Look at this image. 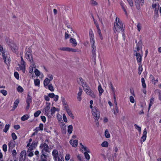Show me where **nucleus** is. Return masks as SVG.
Returning <instances> with one entry per match:
<instances>
[{
	"mask_svg": "<svg viewBox=\"0 0 161 161\" xmlns=\"http://www.w3.org/2000/svg\"><path fill=\"white\" fill-rule=\"evenodd\" d=\"M125 28L123 27L122 22L117 17L116 18L115 21L114 23V31L115 33L124 32Z\"/></svg>",
	"mask_w": 161,
	"mask_h": 161,
	"instance_id": "1",
	"label": "nucleus"
},
{
	"mask_svg": "<svg viewBox=\"0 0 161 161\" xmlns=\"http://www.w3.org/2000/svg\"><path fill=\"white\" fill-rule=\"evenodd\" d=\"M92 114L96 120H98L100 117V112L96 108L94 107L92 109Z\"/></svg>",
	"mask_w": 161,
	"mask_h": 161,
	"instance_id": "2",
	"label": "nucleus"
},
{
	"mask_svg": "<svg viewBox=\"0 0 161 161\" xmlns=\"http://www.w3.org/2000/svg\"><path fill=\"white\" fill-rule=\"evenodd\" d=\"M3 57L4 62L6 64H9L10 61L9 55L7 52L3 53Z\"/></svg>",
	"mask_w": 161,
	"mask_h": 161,
	"instance_id": "3",
	"label": "nucleus"
},
{
	"mask_svg": "<svg viewBox=\"0 0 161 161\" xmlns=\"http://www.w3.org/2000/svg\"><path fill=\"white\" fill-rule=\"evenodd\" d=\"M86 92V93L90 96L92 98H95L96 97L95 95L94 94L93 92L90 89V87L88 86H86V88H85L84 90Z\"/></svg>",
	"mask_w": 161,
	"mask_h": 161,
	"instance_id": "4",
	"label": "nucleus"
},
{
	"mask_svg": "<svg viewBox=\"0 0 161 161\" xmlns=\"http://www.w3.org/2000/svg\"><path fill=\"white\" fill-rule=\"evenodd\" d=\"M58 49L61 51H66L67 52H76L77 51V50L75 49L67 47H60L58 48Z\"/></svg>",
	"mask_w": 161,
	"mask_h": 161,
	"instance_id": "5",
	"label": "nucleus"
},
{
	"mask_svg": "<svg viewBox=\"0 0 161 161\" xmlns=\"http://www.w3.org/2000/svg\"><path fill=\"white\" fill-rule=\"evenodd\" d=\"M31 51L30 49H29V51H27L25 53V57L29 61L32 63L33 61V58L31 54Z\"/></svg>",
	"mask_w": 161,
	"mask_h": 161,
	"instance_id": "6",
	"label": "nucleus"
},
{
	"mask_svg": "<svg viewBox=\"0 0 161 161\" xmlns=\"http://www.w3.org/2000/svg\"><path fill=\"white\" fill-rule=\"evenodd\" d=\"M32 102V97L30 96L29 93L27 95V97L26 98V103L27 105L26 107V109H28L30 108V104Z\"/></svg>",
	"mask_w": 161,
	"mask_h": 161,
	"instance_id": "7",
	"label": "nucleus"
},
{
	"mask_svg": "<svg viewBox=\"0 0 161 161\" xmlns=\"http://www.w3.org/2000/svg\"><path fill=\"white\" fill-rule=\"evenodd\" d=\"M37 143L38 142L33 141L28 148L27 151V152H30L33 149L35 148L37 146Z\"/></svg>",
	"mask_w": 161,
	"mask_h": 161,
	"instance_id": "8",
	"label": "nucleus"
},
{
	"mask_svg": "<svg viewBox=\"0 0 161 161\" xmlns=\"http://www.w3.org/2000/svg\"><path fill=\"white\" fill-rule=\"evenodd\" d=\"M46 104L47 106L44 108L45 114L49 117V115L50 113L49 110L50 103H46Z\"/></svg>",
	"mask_w": 161,
	"mask_h": 161,
	"instance_id": "9",
	"label": "nucleus"
},
{
	"mask_svg": "<svg viewBox=\"0 0 161 161\" xmlns=\"http://www.w3.org/2000/svg\"><path fill=\"white\" fill-rule=\"evenodd\" d=\"M77 82L78 83L81 85L83 87H84V86L86 87V86H87L85 80L82 78H80L77 79Z\"/></svg>",
	"mask_w": 161,
	"mask_h": 161,
	"instance_id": "10",
	"label": "nucleus"
},
{
	"mask_svg": "<svg viewBox=\"0 0 161 161\" xmlns=\"http://www.w3.org/2000/svg\"><path fill=\"white\" fill-rule=\"evenodd\" d=\"M40 148L45 150V152H49V148L47 144L46 143H42L40 146Z\"/></svg>",
	"mask_w": 161,
	"mask_h": 161,
	"instance_id": "11",
	"label": "nucleus"
},
{
	"mask_svg": "<svg viewBox=\"0 0 161 161\" xmlns=\"http://www.w3.org/2000/svg\"><path fill=\"white\" fill-rule=\"evenodd\" d=\"M96 47L95 46H92V56L93 61L96 62Z\"/></svg>",
	"mask_w": 161,
	"mask_h": 161,
	"instance_id": "12",
	"label": "nucleus"
},
{
	"mask_svg": "<svg viewBox=\"0 0 161 161\" xmlns=\"http://www.w3.org/2000/svg\"><path fill=\"white\" fill-rule=\"evenodd\" d=\"M15 145V142L14 141L11 140L8 144V151H11Z\"/></svg>",
	"mask_w": 161,
	"mask_h": 161,
	"instance_id": "13",
	"label": "nucleus"
},
{
	"mask_svg": "<svg viewBox=\"0 0 161 161\" xmlns=\"http://www.w3.org/2000/svg\"><path fill=\"white\" fill-rule=\"evenodd\" d=\"M134 55L136 57V60L137 62L139 64H141L142 61V55H141V54L139 53H136L134 54Z\"/></svg>",
	"mask_w": 161,
	"mask_h": 161,
	"instance_id": "14",
	"label": "nucleus"
},
{
	"mask_svg": "<svg viewBox=\"0 0 161 161\" xmlns=\"http://www.w3.org/2000/svg\"><path fill=\"white\" fill-rule=\"evenodd\" d=\"M147 134L146 129L145 128L143 132L142 136L141 138V142L142 143L144 142L146 140L147 137Z\"/></svg>",
	"mask_w": 161,
	"mask_h": 161,
	"instance_id": "15",
	"label": "nucleus"
},
{
	"mask_svg": "<svg viewBox=\"0 0 161 161\" xmlns=\"http://www.w3.org/2000/svg\"><path fill=\"white\" fill-rule=\"evenodd\" d=\"M58 151L56 149H54L52 152V155L53 156V159L55 161H56L57 160V157L59 155Z\"/></svg>",
	"mask_w": 161,
	"mask_h": 161,
	"instance_id": "16",
	"label": "nucleus"
},
{
	"mask_svg": "<svg viewBox=\"0 0 161 161\" xmlns=\"http://www.w3.org/2000/svg\"><path fill=\"white\" fill-rule=\"evenodd\" d=\"M10 47L14 52L16 53L17 52L18 50L17 47L14 43H12Z\"/></svg>",
	"mask_w": 161,
	"mask_h": 161,
	"instance_id": "17",
	"label": "nucleus"
},
{
	"mask_svg": "<svg viewBox=\"0 0 161 161\" xmlns=\"http://www.w3.org/2000/svg\"><path fill=\"white\" fill-rule=\"evenodd\" d=\"M79 91L77 94V99L78 101H80L81 100V94L82 92V90L80 87H79Z\"/></svg>",
	"mask_w": 161,
	"mask_h": 161,
	"instance_id": "18",
	"label": "nucleus"
},
{
	"mask_svg": "<svg viewBox=\"0 0 161 161\" xmlns=\"http://www.w3.org/2000/svg\"><path fill=\"white\" fill-rule=\"evenodd\" d=\"M70 144L73 147H75L77 146L78 144L77 140H71L69 142Z\"/></svg>",
	"mask_w": 161,
	"mask_h": 161,
	"instance_id": "19",
	"label": "nucleus"
},
{
	"mask_svg": "<svg viewBox=\"0 0 161 161\" xmlns=\"http://www.w3.org/2000/svg\"><path fill=\"white\" fill-rule=\"evenodd\" d=\"M69 42L72 44L73 47H75L77 45V42L76 40L74 38H71L69 40Z\"/></svg>",
	"mask_w": 161,
	"mask_h": 161,
	"instance_id": "20",
	"label": "nucleus"
},
{
	"mask_svg": "<svg viewBox=\"0 0 161 161\" xmlns=\"http://www.w3.org/2000/svg\"><path fill=\"white\" fill-rule=\"evenodd\" d=\"M5 40L7 44L10 47L12 43H13L14 42L11 40H10L9 38L8 37H6Z\"/></svg>",
	"mask_w": 161,
	"mask_h": 161,
	"instance_id": "21",
	"label": "nucleus"
},
{
	"mask_svg": "<svg viewBox=\"0 0 161 161\" xmlns=\"http://www.w3.org/2000/svg\"><path fill=\"white\" fill-rule=\"evenodd\" d=\"M120 4L123 10L125 12V14L127 15V12L125 7V4L123 3L122 1H121V2H120Z\"/></svg>",
	"mask_w": 161,
	"mask_h": 161,
	"instance_id": "22",
	"label": "nucleus"
},
{
	"mask_svg": "<svg viewBox=\"0 0 161 161\" xmlns=\"http://www.w3.org/2000/svg\"><path fill=\"white\" fill-rule=\"evenodd\" d=\"M50 79H48V78H46L44 80L43 84L44 86L45 87L46 86H47L49 84L50 82Z\"/></svg>",
	"mask_w": 161,
	"mask_h": 161,
	"instance_id": "23",
	"label": "nucleus"
},
{
	"mask_svg": "<svg viewBox=\"0 0 161 161\" xmlns=\"http://www.w3.org/2000/svg\"><path fill=\"white\" fill-rule=\"evenodd\" d=\"M19 103V99H16L14 102V107L12 109V110H14L15 108L17 107Z\"/></svg>",
	"mask_w": 161,
	"mask_h": 161,
	"instance_id": "24",
	"label": "nucleus"
},
{
	"mask_svg": "<svg viewBox=\"0 0 161 161\" xmlns=\"http://www.w3.org/2000/svg\"><path fill=\"white\" fill-rule=\"evenodd\" d=\"M57 108L55 107H53L51 109V115H49V117H51L53 115V114L54 113L55 111L57 110Z\"/></svg>",
	"mask_w": 161,
	"mask_h": 161,
	"instance_id": "25",
	"label": "nucleus"
},
{
	"mask_svg": "<svg viewBox=\"0 0 161 161\" xmlns=\"http://www.w3.org/2000/svg\"><path fill=\"white\" fill-rule=\"evenodd\" d=\"M56 161H64V158L63 156L61 154H59V155L57 157Z\"/></svg>",
	"mask_w": 161,
	"mask_h": 161,
	"instance_id": "26",
	"label": "nucleus"
},
{
	"mask_svg": "<svg viewBox=\"0 0 161 161\" xmlns=\"http://www.w3.org/2000/svg\"><path fill=\"white\" fill-rule=\"evenodd\" d=\"M21 60L20 61V64L21 65H22V66L20 68H21V69L22 70L23 69V68L24 69H25V62L24 61L23 58L22 56L21 57Z\"/></svg>",
	"mask_w": 161,
	"mask_h": 161,
	"instance_id": "27",
	"label": "nucleus"
},
{
	"mask_svg": "<svg viewBox=\"0 0 161 161\" xmlns=\"http://www.w3.org/2000/svg\"><path fill=\"white\" fill-rule=\"evenodd\" d=\"M140 0H134L135 5L138 9H139L140 8L139 4L140 3Z\"/></svg>",
	"mask_w": 161,
	"mask_h": 161,
	"instance_id": "28",
	"label": "nucleus"
},
{
	"mask_svg": "<svg viewBox=\"0 0 161 161\" xmlns=\"http://www.w3.org/2000/svg\"><path fill=\"white\" fill-rule=\"evenodd\" d=\"M67 112L69 116H70L73 119H74L75 117L73 115V114L70 109H67Z\"/></svg>",
	"mask_w": 161,
	"mask_h": 161,
	"instance_id": "29",
	"label": "nucleus"
},
{
	"mask_svg": "<svg viewBox=\"0 0 161 161\" xmlns=\"http://www.w3.org/2000/svg\"><path fill=\"white\" fill-rule=\"evenodd\" d=\"M73 130V126L72 125H69L68 127V133L70 134L71 133H72Z\"/></svg>",
	"mask_w": 161,
	"mask_h": 161,
	"instance_id": "30",
	"label": "nucleus"
},
{
	"mask_svg": "<svg viewBox=\"0 0 161 161\" xmlns=\"http://www.w3.org/2000/svg\"><path fill=\"white\" fill-rule=\"evenodd\" d=\"M29 118V116L28 114H25L21 117V120L23 121H24L28 119Z\"/></svg>",
	"mask_w": 161,
	"mask_h": 161,
	"instance_id": "31",
	"label": "nucleus"
},
{
	"mask_svg": "<svg viewBox=\"0 0 161 161\" xmlns=\"http://www.w3.org/2000/svg\"><path fill=\"white\" fill-rule=\"evenodd\" d=\"M98 90L99 93V96L101 95L104 91L102 89L101 85H99L98 86Z\"/></svg>",
	"mask_w": 161,
	"mask_h": 161,
	"instance_id": "32",
	"label": "nucleus"
},
{
	"mask_svg": "<svg viewBox=\"0 0 161 161\" xmlns=\"http://www.w3.org/2000/svg\"><path fill=\"white\" fill-rule=\"evenodd\" d=\"M138 65H139L138 68V70H139L138 74L139 75H140L142 71L143 70V69L142 68V66L141 63L138 64Z\"/></svg>",
	"mask_w": 161,
	"mask_h": 161,
	"instance_id": "33",
	"label": "nucleus"
},
{
	"mask_svg": "<svg viewBox=\"0 0 161 161\" xmlns=\"http://www.w3.org/2000/svg\"><path fill=\"white\" fill-rule=\"evenodd\" d=\"M142 42L141 40H140L136 44V46L141 47V52H142Z\"/></svg>",
	"mask_w": 161,
	"mask_h": 161,
	"instance_id": "34",
	"label": "nucleus"
},
{
	"mask_svg": "<svg viewBox=\"0 0 161 161\" xmlns=\"http://www.w3.org/2000/svg\"><path fill=\"white\" fill-rule=\"evenodd\" d=\"M40 81L39 79H36L34 80L35 86H39L40 85Z\"/></svg>",
	"mask_w": 161,
	"mask_h": 161,
	"instance_id": "35",
	"label": "nucleus"
},
{
	"mask_svg": "<svg viewBox=\"0 0 161 161\" xmlns=\"http://www.w3.org/2000/svg\"><path fill=\"white\" fill-rule=\"evenodd\" d=\"M141 81L142 82V86L143 88H145L146 87V84L145 83V80L143 78H142L141 79Z\"/></svg>",
	"mask_w": 161,
	"mask_h": 161,
	"instance_id": "36",
	"label": "nucleus"
},
{
	"mask_svg": "<svg viewBox=\"0 0 161 161\" xmlns=\"http://www.w3.org/2000/svg\"><path fill=\"white\" fill-rule=\"evenodd\" d=\"M10 127V125H6L5 126V128L3 130V131L6 133L8 130L9 129Z\"/></svg>",
	"mask_w": 161,
	"mask_h": 161,
	"instance_id": "37",
	"label": "nucleus"
},
{
	"mask_svg": "<svg viewBox=\"0 0 161 161\" xmlns=\"http://www.w3.org/2000/svg\"><path fill=\"white\" fill-rule=\"evenodd\" d=\"M101 145L103 147H107L108 146V143L107 141H104L102 142Z\"/></svg>",
	"mask_w": 161,
	"mask_h": 161,
	"instance_id": "38",
	"label": "nucleus"
},
{
	"mask_svg": "<svg viewBox=\"0 0 161 161\" xmlns=\"http://www.w3.org/2000/svg\"><path fill=\"white\" fill-rule=\"evenodd\" d=\"M105 135L107 138H108L110 137V135L109 133L108 130H106L105 131Z\"/></svg>",
	"mask_w": 161,
	"mask_h": 161,
	"instance_id": "39",
	"label": "nucleus"
},
{
	"mask_svg": "<svg viewBox=\"0 0 161 161\" xmlns=\"http://www.w3.org/2000/svg\"><path fill=\"white\" fill-rule=\"evenodd\" d=\"M48 88L49 90L51 92H53L54 91V89L52 84H49L48 86Z\"/></svg>",
	"mask_w": 161,
	"mask_h": 161,
	"instance_id": "40",
	"label": "nucleus"
},
{
	"mask_svg": "<svg viewBox=\"0 0 161 161\" xmlns=\"http://www.w3.org/2000/svg\"><path fill=\"white\" fill-rule=\"evenodd\" d=\"M115 110L114 111V113L115 115H116L119 112V110L118 108L117 105V106L115 105Z\"/></svg>",
	"mask_w": 161,
	"mask_h": 161,
	"instance_id": "41",
	"label": "nucleus"
},
{
	"mask_svg": "<svg viewBox=\"0 0 161 161\" xmlns=\"http://www.w3.org/2000/svg\"><path fill=\"white\" fill-rule=\"evenodd\" d=\"M41 111L40 110H38L36 111L34 114L35 117H37L39 116V114H41Z\"/></svg>",
	"mask_w": 161,
	"mask_h": 161,
	"instance_id": "42",
	"label": "nucleus"
},
{
	"mask_svg": "<svg viewBox=\"0 0 161 161\" xmlns=\"http://www.w3.org/2000/svg\"><path fill=\"white\" fill-rule=\"evenodd\" d=\"M17 91L19 92H22L23 91L24 89L20 86H19L17 88Z\"/></svg>",
	"mask_w": 161,
	"mask_h": 161,
	"instance_id": "43",
	"label": "nucleus"
},
{
	"mask_svg": "<svg viewBox=\"0 0 161 161\" xmlns=\"http://www.w3.org/2000/svg\"><path fill=\"white\" fill-rule=\"evenodd\" d=\"M35 73L36 75L37 76H40V72L37 69L35 70Z\"/></svg>",
	"mask_w": 161,
	"mask_h": 161,
	"instance_id": "44",
	"label": "nucleus"
},
{
	"mask_svg": "<svg viewBox=\"0 0 161 161\" xmlns=\"http://www.w3.org/2000/svg\"><path fill=\"white\" fill-rule=\"evenodd\" d=\"M12 137L14 141L17 138V136L14 133H12L11 134Z\"/></svg>",
	"mask_w": 161,
	"mask_h": 161,
	"instance_id": "45",
	"label": "nucleus"
},
{
	"mask_svg": "<svg viewBox=\"0 0 161 161\" xmlns=\"http://www.w3.org/2000/svg\"><path fill=\"white\" fill-rule=\"evenodd\" d=\"M81 148L83 149L86 152H87V153H90L89 149L87 148L86 147H84L83 145H82V147H81Z\"/></svg>",
	"mask_w": 161,
	"mask_h": 161,
	"instance_id": "46",
	"label": "nucleus"
},
{
	"mask_svg": "<svg viewBox=\"0 0 161 161\" xmlns=\"http://www.w3.org/2000/svg\"><path fill=\"white\" fill-rule=\"evenodd\" d=\"M47 157L40 156V160L39 161H47Z\"/></svg>",
	"mask_w": 161,
	"mask_h": 161,
	"instance_id": "47",
	"label": "nucleus"
},
{
	"mask_svg": "<svg viewBox=\"0 0 161 161\" xmlns=\"http://www.w3.org/2000/svg\"><path fill=\"white\" fill-rule=\"evenodd\" d=\"M97 32L98 34L100 36V39L101 40L103 39L102 35L101 34V30L100 29L97 30Z\"/></svg>",
	"mask_w": 161,
	"mask_h": 161,
	"instance_id": "48",
	"label": "nucleus"
},
{
	"mask_svg": "<svg viewBox=\"0 0 161 161\" xmlns=\"http://www.w3.org/2000/svg\"><path fill=\"white\" fill-rule=\"evenodd\" d=\"M84 154L87 160H89L90 158V157L89 154L87 153V152H85Z\"/></svg>",
	"mask_w": 161,
	"mask_h": 161,
	"instance_id": "49",
	"label": "nucleus"
},
{
	"mask_svg": "<svg viewBox=\"0 0 161 161\" xmlns=\"http://www.w3.org/2000/svg\"><path fill=\"white\" fill-rule=\"evenodd\" d=\"M23 155H24V158H25L26 156V152L25 150L22 151L21 152L20 157L23 156Z\"/></svg>",
	"mask_w": 161,
	"mask_h": 161,
	"instance_id": "50",
	"label": "nucleus"
},
{
	"mask_svg": "<svg viewBox=\"0 0 161 161\" xmlns=\"http://www.w3.org/2000/svg\"><path fill=\"white\" fill-rule=\"evenodd\" d=\"M110 87L112 91L113 92V93H115V89L111 82L110 83Z\"/></svg>",
	"mask_w": 161,
	"mask_h": 161,
	"instance_id": "51",
	"label": "nucleus"
},
{
	"mask_svg": "<svg viewBox=\"0 0 161 161\" xmlns=\"http://www.w3.org/2000/svg\"><path fill=\"white\" fill-rule=\"evenodd\" d=\"M46 152H45V150L42 149L41 152L42 154L40 156L47 157V156L46 155Z\"/></svg>",
	"mask_w": 161,
	"mask_h": 161,
	"instance_id": "52",
	"label": "nucleus"
},
{
	"mask_svg": "<svg viewBox=\"0 0 161 161\" xmlns=\"http://www.w3.org/2000/svg\"><path fill=\"white\" fill-rule=\"evenodd\" d=\"M137 29L139 31H140L142 29V26L141 24L139 23L137 24Z\"/></svg>",
	"mask_w": 161,
	"mask_h": 161,
	"instance_id": "53",
	"label": "nucleus"
},
{
	"mask_svg": "<svg viewBox=\"0 0 161 161\" xmlns=\"http://www.w3.org/2000/svg\"><path fill=\"white\" fill-rule=\"evenodd\" d=\"M128 3H129L130 6L132 7L133 6L134 4L132 0H127Z\"/></svg>",
	"mask_w": 161,
	"mask_h": 161,
	"instance_id": "54",
	"label": "nucleus"
},
{
	"mask_svg": "<svg viewBox=\"0 0 161 161\" xmlns=\"http://www.w3.org/2000/svg\"><path fill=\"white\" fill-rule=\"evenodd\" d=\"M2 93V94L4 96H5L7 95V92L6 91L4 90H2L0 91Z\"/></svg>",
	"mask_w": 161,
	"mask_h": 161,
	"instance_id": "55",
	"label": "nucleus"
},
{
	"mask_svg": "<svg viewBox=\"0 0 161 161\" xmlns=\"http://www.w3.org/2000/svg\"><path fill=\"white\" fill-rule=\"evenodd\" d=\"M154 101L153 98H151L150 100V103L149 104V108L148 109L149 110L150 108L152 106L153 104V102Z\"/></svg>",
	"mask_w": 161,
	"mask_h": 161,
	"instance_id": "56",
	"label": "nucleus"
},
{
	"mask_svg": "<svg viewBox=\"0 0 161 161\" xmlns=\"http://www.w3.org/2000/svg\"><path fill=\"white\" fill-rule=\"evenodd\" d=\"M3 150L4 152H6L7 151V145L6 144H4L3 146Z\"/></svg>",
	"mask_w": 161,
	"mask_h": 161,
	"instance_id": "57",
	"label": "nucleus"
},
{
	"mask_svg": "<svg viewBox=\"0 0 161 161\" xmlns=\"http://www.w3.org/2000/svg\"><path fill=\"white\" fill-rule=\"evenodd\" d=\"M61 100L62 101V102L63 103V105H66V100L63 97H61Z\"/></svg>",
	"mask_w": 161,
	"mask_h": 161,
	"instance_id": "58",
	"label": "nucleus"
},
{
	"mask_svg": "<svg viewBox=\"0 0 161 161\" xmlns=\"http://www.w3.org/2000/svg\"><path fill=\"white\" fill-rule=\"evenodd\" d=\"M14 76L18 80L19 78V76L18 73L15 72L14 73Z\"/></svg>",
	"mask_w": 161,
	"mask_h": 161,
	"instance_id": "59",
	"label": "nucleus"
},
{
	"mask_svg": "<svg viewBox=\"0 0 161 161\" xmlns=\"http://www.w3.org/2000/svg\"><path fill=\"white\" fill-rule=\"evenodd\" d=\"M63 119L64 120V121L65 122H67V118L66 117V116L65 114H63Z\"/></svg>",
	"mask_w": 161,
	"mask_h": 161,
	"instance_id": "60",
	"label": "nucleus"
},
{
	"mask_svg": "<svg viewBox=\"0 0 161 161\" xmlns=\"http://www.w3.org/2000/svg\"><path fill=\"white\" fill-rule=\"evenodd\" d=\"M48 96L49 97L51 98H53L55 96V95L54 93H50L48 94Z\"/></svg>",
	"mask_w": 161,
	"mask_h": 161,
	"instance_id": "61",
	"label": "nucleus"
},
{
	"mask_svg": "<svg viewBox=\"0 0 161 161\" xmlns=\"http://www.w3.org/2000/svg\"><path fill=\"white\" fill-rule=\"evenodd\" d=\"M70 158V155L69 154H67L65 157V159L66 160H68Z\"/></svg>",
	"mask_w": 161,
	"mask_h": 161,
	"instance_id": "62",
	"label": "nucleus"
},
{
	"mask_svg": "<svg viewBox=\"0 0 161 161\" xmlns=\"http://www.w3.org/2000/svg\"><path fill=\"white\" fill-rule=\"evenodd\" d=\"M91 4L94 6L97 5L98 4L95 1L91 0Z\"/></svg>",
	"mask_w": 161,
	"mask_h": 161,
	"instance_id": "63",
	"label": "nucleus"
},
{
	"mask_svg": "<svg viewBox=\"0 0 161 161\" xmlns=\"http://www.w3.org/2000/svg\"><path fill=\"white\" fill-rule=\"evenodd\" d=\"M158 99L160 100L161 101V91L159 90L158 91Z\"/></svg>",
	"mask_w": 161,
	"mask_h": 161,
	"instance_id": "64",
	"label": "nucleus"
}]
</instances>
